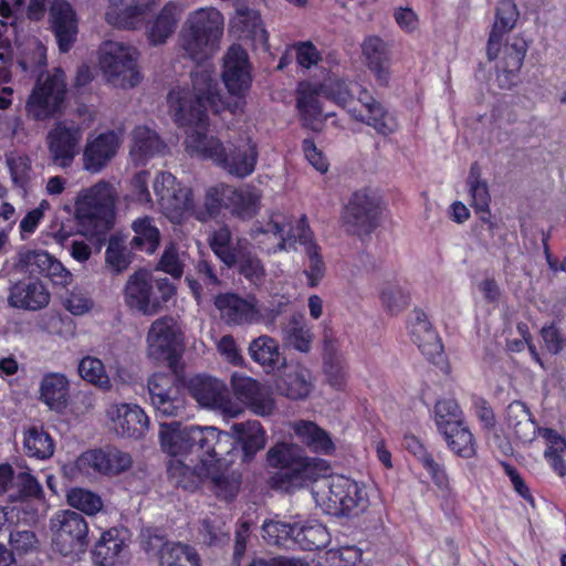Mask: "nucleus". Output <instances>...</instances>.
Returning a JSON list of instances; mask_svg holds the SVG:
<instances>
[{"label": "nucleus", "mask_w": 566, "mask_h": 566, "mask_svg": "<svg viewBox=\"0 0 566 566\" xmlns=\"http://www.w3.org/2000/svg\"><path fill=\"white\" fill-rule=\"evenodd\" d=\"M178 332L177 323L170 316H163L154 321L147 334L148 356L171 365L179 346Z\"/></svg>", "instance_id": "obj_19"}, {"label": "nucleus", "mask_w": 566, "mask_h": 566, "mask_svg": "<svg viewBox=\"0 0 566 566\" xmlns=\"http://www.w3.org/2000/svg\"><path fill=\"white\" fill-rule=\"evenodd\" d=\"M7 165L14 185L25 191L33 175L30 158L25 155L12 153L7 156Z\"/></svg>", "instance_id": "obj_64"}, {"label": "nucleus", "mask_w": 566, "mask_h": 566, "mask_svg": "<svg viewBox=\"0 0 566 566\" xmlns=\"http://www.w3.org/2000/svg\"><path fill=\"white\" fill-rule=\"evenodd\" d=\"M249 355L253 361L261 365L266 373L273 371L282 364L277 342L269 335H261L249 345Z\"/></svg>", "instance_id": "obj_41"}, {"label": "nucleus", "mask_w": 566, "mask_h": 566, "mask_svg": "<svg viewBox=\"0 0 566 566\" xmlns=\"http://www.w3.org/2000/svg\"><path fill=\"white\" fill-rule=\"evenodd\" d=\"M221 75L230 94L227 99V109L233 115L242 114L252 76L248 54L240 45H231L227 51Z\"/></svg>", "instance_id": "obj_8"}, {"label": "nucleus", "mask_w": 566, "mask_h": 566, "mask_svg": "<svg viewBox=\"0 0 566 566\" xmlns=\"http://www.w3.org/2000/svg\"><path fill=\"white\" fill-rule=\"evenodd\" d=\"M160 566H200V557L190 545L171 543L163 552Z\"/></svg>", "instance_id": "obj_55"}, {"label": "nucleus", "mask_w": 566, "mask_h": 566, "mask_svg": "<svg viewBox=\"0 0 566 566\" xmlns=\"http://www.w3.org/2000/svg\"><path fill=\"white\" fill-rule=\"evenodd\" d=\"M136 48L107 40L99 46V66L106 81L115 87L128 88L142 82Z\"/></svg>", "instance_id": "obj_7"}, {"label": "nucleus", "mask_w": 566, "mask_h": 566, "mask_svg": "<svg viewBox=\"0 0 566 566\" xmlns=\"http://www.w3.org/2000/svg\"><path fill=\"white\" fill-rule=\"evenodd\" d=\"M506 422L509 428L514 431L516 438L524 443L532 442L539 429L532 419L526 405L517 400L507 406Z\"/></svg>", "instance_id": "obj_39"}, {"label": "nucleus", "mask_w": 566, "mask_h": 566, "mask_svg": "<svg viewBox=\"0 0 566 566\" xmlns=\"http://www.w3.org/2000/svg\"><path fill=\"white\" fill-rule=\"evenodd\" d=\"M176 294V287L167 277L153 279L146 270L134 272L123 290L125 304L144 315L157 314Z\"/></svg>", "instance_id": "obj_6"}, {"label": "nucleus", "mask_w": 566, "mask_h": 566, "mask_svg": "<svg viewBox=\"0 0 566 566\" xmlns=\"http://www.w3.org/2000/svg\"><path fill=\"white\" fill-rule=\"evenodd\" d=\"M166 145L151 128L140 125L132 132L129 156L136 166L146 165L150 159L165 153Z\"/></svg>", "instance_id": "obj_31"}, {"label": "nucleus", "mask_w": 566, "mask_h": 566, "mask_svg": "<svg viewBox=\"0 0 566 566\" xmlns=\"http://www.w3.org/2000/svg\"><path fill=\"white\" fill-rule=\"evenodd\" d=\"M467 185L472 198V206L478 213L486 214L490 212L491 197L485 181L481 180V172L478 164L470 168Z\"/></svg>", "instance_id": "obj_56"}, {"label": "nucleus", "mask_w": 566, "mask_h": 566, "mask_svg": "<svg viewBox=\"0 0 566 566\" xmlns=\"http://www.w3.org/2000/svg\"><path fill=\"white\" fill-rule=\"evenodd\" d=\"M119 145L120 137L113 130L87 139L83 153L84 168L91 172H99L116 155Z\"/></svg>", "instance_id": "obj_27"}, {"label": "nucleus", "mask_w": 566, "mask_h": 566, "mask_svg": "<svg viewBox=\"0 0 566 566\" xmlns=\"http://www.w3.org/2000/svg\"><path fill=\"white\" fill-rule=\"evenodd\" d=\"M526 54V44L522 40H515L511 44L505 45L503 57L497 69H501L507 80L514 76L523 65Z\"/></svg>", "instance_id": "obj_62"}, {"label": "nucleus", "mask_w": 566, "mask_h": 566, "mask_svg": "<svg viewBox=\"0 0 566 566\" xmlns=\"http://www.w3.org/2000/svg\"><path fill=\"white\" fill-rule=\"evenodd\" d=\"M112 430L120 438L139 440L149 428L145 411L135 403H114L106 410Z\"/></svg>", "instance_id": "obj_18"}, {"label": "nucleus", "mask_w": 566, "mask_h": 566, "mask_svg": "<svg viewBox=\"0 0 566 566\" xmlns=\"http://www.w3.org/2000/svg\"><path fill=\"white\" fill-rule=\"evenodd\" d=\"M231 387L235 398L253 413L264 417L273 412L275 403L272 394L260 381L245 375L233 374Z\"/></svg>", "instance_id": "obj_21"}, {"label": "nucleus", "mask_w": 566, "mask_h": 566, "mask_svg": "<svg viewBox=\"0 0 566 566\" xmlns=\"http://www.w3.org/2000/svg\"><path fill=\"white\" fill-rule=\"evenodd\" d=\"M133 261V253L125 240L112 235L105 250V270L112 275H119L125 272Z\"/></svg>", "instance_id": "obj_44"}, {"label": "nucleus", "mask_w": 566, "mask_h": 566, "mask_svg": "<svg viewBox=\"0 0 566 566\" xmlns=\"http://www.w3.org/2000/svg\"><path fill=\"white\" fill-rule=\"evenodd\" d=\"M380 207L376 197L360 190L353 193L344 208L346 230L359 238L368 237L378 226Z\"/></svg>", "instance_id": "obj_14"}, {"label": "nucleus", "mask_w": 566, "mask_h": 566, "mask_svg": "<svg viewBox=\"0 0 566 566\" xmlns=\"http://www.w3.org/2000/svg\"><path fill=\"white\" fill-rule=\"evenodd\" d=\"M214 305L229 325L252 324L262 319L268 327H272L281 314L280 308H275L262 315L252 302L233 293L218 295Z\"/></svg>", "instance_id": "obj_15"}, {"label": "nucleus", "mask_w": 566, "mask_h": 566, "mask_svg": "<svg viewBox=\"0 0 566 566\" xmlns=\"http://www.w3.org/2000/svg\"><path fill=\"white\" fill-rule=\"evenodd\" d=\"M69 380L59 373L48 374L40 386L41 399L52 409L65 407L69 396Z\"/></svg>", "instance_id": "obj_43"}, {"label": "nucleus", "mask_w": 566, "mask_h": 566, "mask_svg": "<svg viewBox=\"0 0 566 566\" xmlns=\"http://www.w3.org/2000/svg\"><path fill=\"white\" fill-rule=\"evenodd\" d=\"M227 468L228 465L209 467L210 473L206 479L211 480L217 496L229 501L239 492L240 480L234 472H228Z\"/></svg>", "instance_id": "obj_53"}, {"label": "nucleus", "mask_w": 566, "mask_h": 566, "mask_svg": "<svg viewBox=\"0 0 566 566\" xmlns=\"http://www.w3.org/2000/svg\"><path fill=\"white\" fill-rule=\"evenodd\" d=\"M188 390L201 407L218 411L224 417L235 418L242 411L232 400L227 385L216 377L197 375L189 379Z\"/></svg>", "instance_id": "obj_11"}, {"label": "nucleus", "mask_w": 566, "mask_h": 566, "mask_svg": "<svg viewBox=\"0 0 566 566\" xmlns=\"http://www.w3.org/2000/svg\"><path fill=\"white\" fill-rule=\"evenodd\" d=\"M329 543V533L327 528L317 522H311L304 525L296 523V533L294 544L306 551L321 549Z\"/></svg>", "instance_id": "obj_51"}, {"label": "nucleus", "mask_w": 566, "mask_h": 566, "mask_svg": "<svg viewBox=\"0 0 566 566\" xmlns=\"http://www.w3.org/2000/svg\"><path fill=\"white\" fill-rule=\"evenodd\" d=\"M403 447L417 458L438 488L444 489L448 486V475L444 467L433 459L432 454L417 437L406 436Z\"/></svg>", "instance_id": "obj_40"}, {"label": "nucleus", "mask_w": 566, "mask_h": 566, "mask_svg": "<svg viewBox=\"0 0 566 566\" xmlns=\"http://www.w3.org/2000/svg\"><path fill=\"white\" fill-rule=\"evenodd\" d=\"M65 93V74L57 69L44 81H38L35 84L25 104L28 117L33 120H45L60 114Z\"/></svg>", "instance_id": "obj_10"}, {"label": "nucleus", "mask_w": 566, "mask_h": 566, "mask_svg": "<svg viewBox=\"0 0 566 566\" xmlns=\"http://www.w3.org/2000/svg\"><path fill=\"white\" fill-rule=\"evenodd\" d=\"M186 128V149L191 156H198L206 159H211L214 163L224 160L223 158V146L213 136H208L206 133L208 126V115L206 114V120L202 125L197 123H189L179 125Z\"/></svg>", "instance_id": "obj_28"}, {"label": "nucleus", "mask_w": 566, "mask_h": 566, "mask_svg": "<svg viewBox=\"0 0 566 566\" xmlns=\"http://www.w3.org/2000/svg\"><path fill=\"white\" fill-rule=\"evenodd\" d=\"M181 17V8L176 3H167L147 25L146 36L150 45L165 44L175 33Z\"/></svg>", "instance_id": "obj_34"}, {"label": "nucleus", "mask_w": 566, "mask_h": 566, "mask_svg": "<svg viewBox=\"0 0 566 566\" xmlns=\"http://www.w3.org/2000/svg\"><path fill=\"white\" fill-rule=\"evenodd\" d=\"M51 30L61 52H69L78 33L76 13L65 0L52 2L49 11Z\"/></svg>", "instance_id": "obj_23"}, {"label": "nucleus", "mask_w": 566, "mask_h": 566, "mask_svg": "<svg viewBox=\"0 0 566 566\" xmlns=\"http://www.w3.org/2000/svg\"><path fill=\"white\" fill-rule=\"evenodd\" d=\"M167 472L174 485L187 491L198 489L200 483L206 480V476L210 473L209 467L203 465L200 461L195 467H191L180 459H171L168 463Z\"/></svg>", "instance_id": "obj_36"}, {"label": "nucleus", "mask_w": 566, "mask_h": 566, "mask_svg": "<svg viewBox=\"0 0 566 566\" xmlns=\"http://www.w3.org/2000/svg\"><path fill=\"white\" fill-rule=\"evenodd\" d=\"M227 191L230 192L228 202L232 213L245 219L252 218L258 212L261 196L256 189L250 187L235 189L231 187Z\"/></svg>", "instance_id": "obj_48"}, {"label": "nucleus", "mask_w": 566, "mask_h": 566, "mask_svg": "<svg viewBox=\"0 0 566 566\" xmlns=\"http://www.w3.org/2000/svg\"><path fill=\"white\" fill-rule=\"evenodd\" d=\"M328 462L302 454L287 483L281 490L291 492L314 483L312 495L321 510L334 516L364 511L368 505L365 488L344 475H329Z\"/></svg>", "instance_id": "obj_1"}, {"label": "nucleus", "mask_w": 566, "mask_h": 566, "mask_svg": "<svg viewBox=\"0 0 566 566\" xmlns=\"http://www.w3.org/2000/svg\"><path fill=\"white\" fill-rule=\"evenodd\" d=\"M53 548L63 556L76 555L87 546L88 524L77 512L62 510L50 518Z\"/></svg>", "instance_id": "obj_9"}, {"label": "nucleus", "mask_w": 566, "mask_h": 566, "mask_svg": "<svg viewBox=\"0 0 566 566\" xmlns=\"http://www.w3.org/2000/svg\"><path fill=\"white\" fill-rule=\"evenodd\" d=\"M263 538L271 545L289 546L294 544L296 523L268 521L262 525Z\"/></svg>", "instance_id": "obj_60"}, {"label": "nucleus", "mask_w": 566, "mask_h": 566, "mask_svg": "<svg viewBox=\"0 0 566 566\" xmlns=\"http://www.w3.org/2000/svg\"><path fill=\"white\" fill-rule=\"evenodd\" d=\"M450 450L463 458L470 459L475 455L476 447L472 432L463 424H455L440 432Z\"/></svg>", "instance_id": "obj_46"}, {"label": "nucleus", "mask_w": 566, "mask_h": 566, "mask_svg": "<svg viewBox=\"0 0 566 566\" xmlns=\"http://www.w3.org/2000/svg\"><path fill=\"white\" fill-rule=\"evenodd\" d=\"M42 495V486L29 472L23 471L14 475L9 501L17 502L28 499H39Z\"/></svg>", "instance_id": "obj_61"}, {"label": "nucleus", "mask_w": 566, "mask_h": 566, "mask_svg": "<svg viewBox=\"0 0 566 566\" xmlns=\"http://www.w3.org/2000/svg\"><path fill=\"white\" fill-rule=\"evenodd\" d=\"M323 94L319 88L311 86L302 87L297 97V107L306 120V124L313 129L318 128L321 123L322 107L319 104V95Z\"/></svg>", "instance_id": "obj_54"}, {"label": "nucleus", "mask_w": 566, "mask_h": 566, "mask_svg": "<svg viewBox=\"0 0 566 566\" xmlns=\"http://www.w3.org/2000/svg\"><path fill=\"white\" fill-rule=\"evenodd\" d=\"M132 464V455L117 448L88 450L76 460V468L86 475H116L128 470Z\"/></svg>", "instance_id": "obj_17"}, {"label": "nucleus", "mask_w": 566, "mask_h": 566, "mask_svg": "<svg viewBox=\"0 0 566 566\" xmlns=\"http://www.w3.org/2000/svg\"><path fill=\"white\" fill-rule=\"evenodd\" d=\"M361 55L376 81L388 85L391 77V46L379 35H367L361 44Z\"/></svg>", "instance_id": "obj_25"}, {"label": "nucleus", "mask_w": 566, "mask_h": 566, "mask_svg": "<svg viewBox=\"0 0 566 566\" xmlns=\"http://www.w3.org/2000/svg\"><path fill=\"white\" fill-rule=\"evenodd\" d=\"M312 374L301 364H290L276 380L277 391L290 399H303L312 391Z\"/></svg>", "instance_id": "obj_32"}, {"label": "nucleus", "mask_w": 566, "mask_h": 566, "mask_svg": "<svg viewBox=\"0 0 566 566\" xmlns=\"http://www.w3.org/2000/svg\"><path fill=\"white\" fill-rule=\"evenodd\" d=\"M153 188L163 213L171 222L180 223L192 210L191 190L182 187L170 172L158 174Z\"/></svg>", "instance_id": "obj_12"}, {"label": "nucleus", "mask_w": 566, "mask_h": 566, "mask_svg": "<svg viewBox=\"0 0 566 566\" xmlns=\"http://www.w3.org/2000/svg\"><path fill=\"white\" fill-rule=\"evenodd\" d=\"M132 229L135 233L130 241L134 249L154 253L159 245L160 233L154 220L148 217H140L133 221Z\"/></svg>", "instance_id": "obj_45"}, {"label": "nucleus", "mask_w": 566, "mask_h": 566, "mask_svg": "<svg viewBox=\"0 0 566 566\" xmlns=\"http://www.w3.org/2000/svg\"><path fill=\"white\" fill-rule=\"evenodd\" d=\"M231 431L235 434V444L240 443L242 447L245 461L253 459L266 444L265 431L256 420L233 423Z\"/></svg>", "instance_id": "obj_35"}, {"label": "nucleus", "mask_w": 566, "mask_h": 566, "mask_svg": "<svg viewBox=\"0 0 566 566\" xmlns=\"http://www.w3.org/2000/svg\"><path fill=\"white\" fill-rule=\"evenodd\" d=\"M208 243L217 258L228 268L237 264L238 252L233 244L232 233L227 226L213 230L208 238Z\"/></svg>", "instance_id": "obj_47"}, {"label": "nucleus", "mask_w": 566, "mask_h": 566, "mask_svg": "<svg viewBox=\"0 0 566 566\" xmlns=\"http://www.w3.org/2000/svg\"><path fill=\"white\" fill-rule=\"evenodd\" d=\"M436 423L439 432L462 422V410L454 399L439 400L434 406Z\"/></svg>", "instance_id": "obj_63"}, {"label": "nucleus", "mask_w": 566, "mask_h": 566, "mask_svg": "<svg viewBox=\"0 0 566 566\" xmlns=\"http://www.w3.org/2000/svg\"><path fill=\"white\" fill-rule=\"evenodd\" d=\"M82 130L75 125L59 122L48 134V145L55 165L62 168L71 166L78 153Z\"/></svg>", "instance_id": "obj_22"}, {"label": "nucleus", "mask_w": 566, "mask_h": 566, "mask_svg": "<svg viewBox=\"0 0 566 566\" xmlns=\"http://www.w3.org/2000/svg\"><path fill=\"white\" fill-rule=\"evenodd\" d=\"M67 504L86 515H95L101 512L104 503L96 493L81 488H74L67 492Z\"/></svg>", "instance_id": "obj_59"}, {"label": "nucleus", "mask_w": 566, "mask_h": 566, "mask_svg": "<svg viewBox=\"0 0 566 566\" xmlns=\"http://www.w3.org/2000/svg\"><path fill=\"white\" fill-rule=\"evenodd\" d=\"M50 298L45 285L38 279L20 280L9 287L8 304L13 308L38 311L45 307Z\"/></svg>", "instance_id": "obj_26"}, {"label": "nucleus", "mask_w": 566, "mask_h": 566, "mask_svg": "<svg viewBox=\"0 0 566 566\" xmlns=\"http://www.w3.org/2000/svg\"><path fill=\"white\" fill-rule=\"evenodd\" d=\"M52 259L53 255L43 250H21L14 264L21 272L45 275Z\"/></svg>", "instance_id": "obj_57"}, {"label": "nucleus", "mask_w": 566, "mask_h": 566, "mask_svg": "<svg viewBox=\"0 0 566 566\" xmlns=\"http://www.w3.org/2000/svg\"><path fill=\"white\" fill-rule=\"evenodd\" d=\"M199 426H182L180 422L161 423L159 438L163 449L177 459L197 451Z\"/></svg>", "instance_id": "obj_24"}, {"label": "nucleus", "mask_w": 566, "mask_h": 566, "mask_svg": "<svg viewBox=\"0 0 566 566\" xmlns=\"http://www.w3.org/2000/svg\"><path fill=\"white\" fill-rule=\"evenodd\" d=\"M191 81L192 92L177 87L167 96L170 113L178 125H202L208 108L217 114L227 109V101L222 99L219 92L216 71L209 63L197 64Z\"/></svg>", "instance_id": "obj_3"}, {"label": "nucleus", "mask_w": 566, "mask_h": 566, "mask_svg": "<svg viewBox=\"0 0 566 566\" xmlns=\"http://www.w3.org/2000/svg\"><path fill=\"white\" fill-rule=\"evenodd\" d=\"M148 11L147 3L127 6L122 10L112 8L106 12V20L118 28L137 29L143 24Z\"/></svg>", "instance_id": "obj_52"}, {"label": "nucleus", "mask_w": 566, "mask_h": 566, "mask_svg": "<svg viewBox=\"0 0 566 566\" xmlns=\"http://www.w3.org/2000/svg\"><path fill=\"white\" fill-rule=\"evenodd\" d=\"M359 107L355 104L348 108L349 115L361 123L373 127L378 134L388 136L398 128L396 117L376 101L367 90H360L358 95Z\"/></svg>", "instance_id": "obj_20"}, {"label": "nucleus", "mask_w": 566, "mask_h": 566, "mask_svg": "<svg viewBox=\"0 0 566 566\" xmlns=\"http://www.w3.org/2000/svg\"><path fill=\"white\" fill-rule=\"evenodd\" d=\"M292 428L296 438L311 451L326 455L335 451V444L329 434L315 422L298 420L292 424Z\"/></svg>", "instance_id": "obj_37"}, {"label": "nucleus", "mask_w": 566, "mask_h": 566, "mask_svg": "<svg viewBox=\"0 0 566 566\" xmlns=\"http://www.w3.org/2000/svg\"><path fill=\"white\" fill-rule=\"evenodd\" d=\"M117 191L101 180L82 190L75 201V217L86 237L104 235L112 228Z\"/></svg>", "instance_id": "obj_5"}, {"label": "nucleus", "mask_w": 566, "mask_h": 566, "mask_svg": "<svg viewBox=\"0 0 566 566\" xmlns=\"http://www.w3.org/2000/svg\"><path fill=\"white\" fill-rule=\"evenodd\" d=\"M222 34V14L213 8H201L188 14L178 44L185 56L200 64L219 51Z\"/></svg>", "instance_id": "obj_4"}, {"label": "nucleus", "mask_w": 566, "mask_h": 566, "mask_svg": "<svg viewBox=\"0 0 566 566\" xmlns=\"http://www.w3.org/2000/svg\"><path fill=\"white\" fill-rule=\"evenodd\" d=\"M125 530L112 527L105 531L95 545V563L99 566H114L125 548Z\"/></svg>", "instance_id": "obj_38"}, {"label": "nucleus", "mask_w": 566, "mask_h": 566, "mask_svg": "<svg viewBox=\"0 0 566 566\" xmlns=\"http://www.w3.org/2000/svg\"><path fill=\"white\" fill-rule=\"evenodd\" d=\"M235 449L234 437L230 432L216 427H200L198 437L197 458L206 467L229 465L232 459L228 457Z\"/></svg>", "instance_id": "obj_16"}, {"label": "nucleus", "mask_w": 566, "mask_h": 566, "mask_svg": "<svg viewBox=\"0 0 566 566\" xmlns=\"http://www.w3.org/2000/svg\"><path fill=\"white\" fill-rule=\"evenodd\" d=\"M24 452L28 457L45 460L54 453V442L51 436L39 427H31L24 432Z\"/></svg>", "instance_id": "obj_49"}, {"label": "nucleus", "mask_w": 566, "mask_h": 566, "mask_svg": "<svg viewBox=\"0 0 566 566\" xmlns=\"http://www.w3.org/2000/svg\"><path fill=\"white\" fill-rule=\"evenodd\" d=\"M303 450L293 443H276L266 453L268 463L281 471L273 478L274 485L281 490V484L287 483L290 473L295 469L296 462L301 459Z\"/></svg>", "instance_id": "obj_33"}, {"label": "nucleus", "mask_w": 566, "mask_h": 566, "mask_svg": "<svg viewBox=\"0 0 566 566\" xmlns=\"http://www.w3.org/2000/svg\"><path fill=\"white\" fill-rule=\"evenodd\" d=\"M151 406L159 417H181L186 411V400L175 376L155 373L147 381Z\"/></svg>", "instance_id": "obj_13"}, {"label": "nucleus", "mask_w": 566, "mask_h": 566, "mask_svg": "<svg viewBox=\"0 0 566 566\" xmlns=\"http://www.w3.org/2000/svg\"><path fill=\"white\" fill-rule=\"evenodd\" d=\"M258 248L268 253L296 251V244L304 247L307 265L304 274L311 287L319 284L325 275L326 266L321 254V248L314 241L306 219L301 218L294 226L292 219L282 213H273L263 226H255L250 232Z\"/></svg>", "instance_id": "obj_2"}, {"label": "nucleus", "mask_w": 566, "mask_h": 566, "mask_svg": "<svg viewBox=\"0 0 566 566\" xmlns=\"http://www.w3.org/2000/svg\"><path fill=\"white\" fill-rule=\"evenodd\" d=\"M409 334L411 340L418 346L423 355L430 360H434L443 352V346L433 329L427 315L419 310H415L409 322Z\"/></svg>", "instance_id": "obj_29"}, {"label": "nucleus", "mask_w": 566, "mask_h": 566, "mask_svg": "<svg viewBox=\"0 0 566 566\" xmlns=\"http://www.w3.org/2000/svg\"><path fill=\"white\" fill-rule=\"evenodd\" d=\"M223 158L218 165L226 168L230 174L238 177H245L253 172L258 151L255 145L249 137L240 139L227 150L223 148Z\"/></svg>", "instance_id": "obj_30"}, {"label": "nucleus", "mask_w": 566, "mask_h": 566, "mask_svg": "<svg viewBox=\"0 0 566 566\" xmlns=\"http://www.w3.org/2000/svg\"><path fill=\"white\" fill-rule=\"evenodd\" d=\"M284 343L301 353H308L312 348L314 335L302 314H293L282 328Z\"/></svg>", "instance_id": "obj_42"}, {"label": "nucleus", "mask_w": 566, "mask_h": 566, "mask_svg": "<svg viewBox=\"0 0 566 566\" xmlns=\"http://www.w3.org/2000/svg\"><path fill=\"white\" fill-rule=\"evenodd\" d=\"M78 373L85 381L99 389L109 390L112 388V382L106 374L105 366L103 361L96 357L86 356L82 358L78 364Z\"/></svg>", "instance_id": "obj_58"}, {"label": "nucleus", "mask_w": 566, "mask_h": 566, "mask_svg": "<svg viewBox=\"0 0 566 566\" xmlns=\"http://www.w3.org/2000/svg\"><path fill=\"white\" fill-rule=\"evenodd\" d=\"M379 298L385 311L391 315L402 312L410 302L408 290L396 280L385 281L381 284Z\"/></svg>", "instance_id": "obj_50"}]
</instances>
